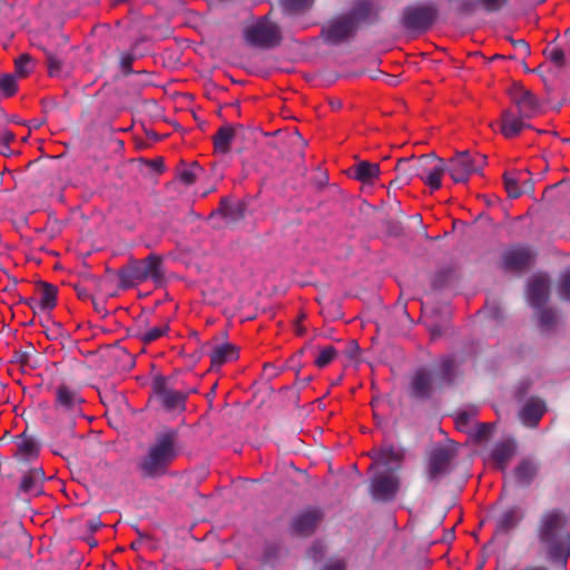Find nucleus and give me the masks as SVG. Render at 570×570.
Instances as JSON below:
<instances>
[{
  "label": "nucleus",
  "instance_id": "nucleus-1",
  "mask_svg": "<svg viewBox=\"0 0 570 570\" xmlns=\"http://www.w3.org/2000/svg\"><path fill=\"white\" fill-rule=\"evenodd\" d=\"M396 177L390 186L401 188L409 185L414 178H420L433 190L441 188V177L445 173V161L435 154H425L420 157L411 156L400 158L394 167Z\"/></svg>",
  "mask_w": 570,
  "mask_h": 570
},
{
  "label": "nucleus",
  "instance_id": "nucleus-2",
  "mask_svg": "<svg viewBox=\"0 0 570 570\" xmlns=\"http://www.w3.org/2000/svg\"><path fill=\"white\" fill-rule=\"evenodd\" d=\"M178 431L168 429L156 435L155 442L148 448L137 468L145 479H155L164 475L168 465L178 455Z\"/></svg>",
  "mask_w": 570,
  "mask_h": 570
},
{
  "label": "nucleus",
  "instance_id": "nucleus-3",
  "mask_svg": "<svg viewBox=\"0 0 570 570\" xmlns=\"http://www.w3.org/2000/svg\"><path fill=\"white\" fill-rule=\"evenodd\" d=\"M118 277L121 288L131 287L147 279L161 281L164 277L163 258L157 254H150L145 259H130L119 268Z\"/></svg>",
  "mask_w": 570,
  "mask_h": 570
},
{
  "label": "nucleus",
  "instance_id": "nucleus-4",
  "mask_svg": "<svg viewBox=\"0 0 570 570\" xmlns=\"http://www.w3.org/2000/svg\"><path fill=\"white\" fill-rule=\"evenodd\" d=\"M153 400L164 412L178 415L186 410L188 393L174 390L164 375H157L151 382Z\"/></svg>",
  "mask_w": 570,
  "mask_h": 570
},
{
  "label": "nucleus",
  "instance_id": "nucleus-5",
  "mask_svg": "<svg viewBox=\"0 0 570 570\" xmlns=\"http://www.w3.org/2000/svg\"><path fill=\"white\" fill-rule=\"evenodd\" d=\"M487 156L482 154H470L464 150L445 163V173H449L454 183H466L471 175L479 174L487 165Z\"/></svg>",
  "mask_w": 570,
  "mask_h": 570
},
{
  "label": "nucleus",
  "instance_id": "nucleus-6",
  "mask_svg": "<svg viewBox=\"0 0 570 570\" xmlns=\"http://www.w3.org/2000/svg\"><path fill=\"white\" fill-rule=\"evenodd\" d=\"M244 38L248 45L262 49L276 48L283 40L279 26L269 20L267 16L246 28Z\"/></svg>",
  "mask_w": 570,
  "mask_h": 570
},
{
  "label": "nucleus",
  "instance_id": "nucleus-7",
  "mask_svg": "<svg viewBox=\"0 0 570 570\" xmlns=\"http://www.w3.org/2000/svg\"><path fill=\"white\" fill-rule=\"evenodd\" d=\"M438 18V8L434 3L411 4L403 9L401 22L404 29L423 33L432 28Z\"/></svg>",
  "mask_w": 570,
  "mask_h": 570
},
{
  "label": "nucleus",
  "instance_id": "nucleus-8",
  "mask_svg": "<svg viewBox=\"0 0 570 570\" xmlns=\"http://www.w3.org/2000/svg\"><path fill=\"white\" fill-rule=\"evenodd\" d=\"M456 458V449L451 445H439L432 449L426 461L425 476L429 482H438L452 470Z\"/></svg>",
  "mask_w": 570,
  "mask_h": 570
},
{
  "label": "nucleus",
  "instance_id": "nucleus-9",
  "mask_svg": "<svg viewBox=\"0 0 570 570\" xmlns=\"http://www.w3.org/2000/svg\"><path fill=\"white\" fill-rule=\"evenodd\" d=\"M400 490V478L397 475L380 472L370 481L368 491L375 502H392Z\"/></svg>",
  "mask_w": 570,
  "mask_h": 570
},
{
  "label": "nucleus",
  "instance_id": "nucleus-10",
  "mask_svg": "<svg viewBox=\"0 0 570 570\" xmlns=\"http://www.w3.org/2000/svg\"><path fill=\"white\" fill-rule=\"evenodd\" d=\"M539 541L546 549L547 559L552 563H559L566 567L570 557V533L562 531L557 534H548V537H538Z\"/></svg>",
  "mask_w": 570,
  "mask_h": 570
},
{
  "label": "nucleus",
  "instance_id": "nucleus-11",
  "mask_svg": "<svg viewBox=\"0 0 570 570\" xmlns=\"http://www.w3.org/2000/svg\"><path fill=\"white\" fill-rule=\"evenodd\" d=\"M509 95L521 117L531 119L540 111V104L534 94L520 83H514L509 89Z\"/></svg>",
  "mask_w": 570,
  "mask_h": 570
},
{
  "label": "nucleus",
  "instance_id": "nucleus-12",
  "mask_svg": "<svg viewBox=\"0 0 570 570\" xmlns=\"http://www.w3.org/2000/svg\"><path fill=\"white\" fill-rule=\"evenodd\" d=\"M247 213V203L243 199L223 197L218 208L212 215H220L227 226H236L243 222Z\"/></svg>",
  "mask_w": 570,
  "mask_h": 570
},
{
  "label": "nucleus",
  "instance_id": "nucleus-13",
  "mask_svg": "<svg viewBox=\"0 0 570 570\" xmlns=\"http://www.w3.org/2000/svg\"><path fill=\"white\" fill-rule=\"evenodd\" d=\"M355 23L351 17L344 14L323 28L322 33L327 43L338 45L355 32Z\"/></svg>",
  "mask_w": 570,
  "mask_h": 570
},
{
  "label": "nucleus",
  "instance_id": "nucleus-14",
  "mask_svg": "<svg viewBox=\"0 0 570 570\" xmlns=\"http://www.w3.org/2000/svg\"><path fill=\"white\" fill-rule=\"evenodd\" d=\"M16 450L12 456L17 462L27 464L38 459L40 446L37 440L27 433V430L13 438Z\"/></svg>",
  "mask_w": 570,
  "mask_h": 570
},
{
  "label": "nucleus",
  "instance_id": "nucleus-15",
  "mask_svg": "<svg viewBox=\"0 0 570 570\" xmlns=\"http://www.w3.org/2000/svg\"><path fill=\"white\" fill-rule=\"evenodd\" d=\"M548 406L544 400L539 396H530L519 411V420L530 429L537 428L547 412Z\"/></svg>",
  "mask_w": 570,
  "mask_h": 570
},
{
  "label": "nucleus",
  "instance_id": "nucleus-16",
  "mask_svg": "<svg viewBox=\"0 0 570 570\" xmlns=\"http://www.w3.org/2000/svg\"><path fill=\"white\" fill-rule=\"evenodd\" d=\"M322 512L318 509H307L295 515L291 521V531L298 537H308L315 531L317 523L322 520Z\"/></svg>",
  "mask_w": 570,
  "mask_h": 570
},
{
  "label": "nucleus",
  "instance_id": "nucleus-17",
  "mask_svg": "<svg viewBox=\"0 0 570 570\" xmlns=\"http://www.w3.org/2000/svg\"><path fill=\"white\" fill-rule=\"evenodd\" d=\"M532 257L533 255L530 248L513 246L503 253L502 266L507 271L520 272L530 265Z\"/></svg>",
  "mask_w": 570,
  "mask_h": 570
},
{
  "label": "nucleus",
  "instance_id": "nucleus-18",
  "mask_svg": "<svg viewBox=\"0 0 570 570\" xmlns=\"http://www.w3.org/2000/svg\"><path fill=\"white\" fill-rule=\"evenodd\" d=\"M515 453L517 441L513 438H507L493 445L490 456L495 468L503 472Z\"/></svg>",
  "mask_w": 570,
  "mask_h": 570
},
{
  "label": "nucleus",
  "instance_id": "nucleus-19",
  "mask_svg": "<svg viewBox=\"0 0 570 570\" xmlns=\"http://www.w3.org/2000/svg\"><path fill=\"white\" fill-rule=\"evenodd\" d=\"M566 517L560 510L546 511L539 521L538 537H548V534H557L562 531H568L566 528Z\"/></svg>",
  "mask_w": 570,
  "mask_h": 570
},
{
  "label": "nucleus",
  "instance_id": "nucleus-20",
  "mask_svg": "<svg viewBox=\"0 0 570 570\" xmlns=\"http://www.w3.org/2000/svg\"><path fill=\"white\" fill-rule=\"evenodd\" d=\"M433 392V380L431 373L425 368L417 370L410 383V395L416 400H428Z\"/></svg>",
  "mask_w": 570,
  "mask_h": 570
},
{
  "label": "nucleus",
  "instance_id": "nucleus-21",
  "mask_svg": "<svg viewBox=\"0 0 570 570\" xmlns=\"http://www.w3.org/2000/svg\"><path fill=\"white\" fill-rule=\"evenodd\" d=\"M540 471V463L533 459H522L513 469L512 476L515 483L521 488H528L532 484Z\"/></svg>",
  "mask_w": 570,
  "mask_h": 570
},
{
  "label": "nucleus",
  "instance_id": "nucleus-22",
  "mask_svg": "<svg viewBox=\"0 0 570 570\" xmlns=\"http://www.w3.org/2000/svg\"><path fill=\"white\" fill-rule=\"evenodd\" d=\"M549 282L543 276L533 277L528 285V301L531 307L541 308L549 299Z\"/></svg>",
  "mask_w": 570,
  "mask_h": 570
},
{
  "label": "nucleus",
  "instance_id": "nucleus-23",
  "mask_svg": "<svg viewBox=\"0 0 570 570\" xmlns=\"http://www.w3.org/2000/svg\"><path fill=\"white\" fill-rule=\"evenodd\" d=\"M83 402L79 393L66 384H61L56 391V406L72 414L80 412V404Z\"/></svg>",
  "mask_w": 570,
  "mask_h": 570
},
{
  "label": "nucleus",
  "instance_id": "nucleus-24",
  "mask_svg": "<svg viewBox=\"0 0 570 570\" xmlns=\"http://www.w3.org/2000/svg\"><path fill=\"white\" fill-rule=\"evenodd\" d=\"M528 118L521 117L518 112L514 114L512 110H503L501 115V134L505 138H513L518 136L524 128H531L530 124H527Z\"/></svg>",
  "mask_w": 570,
  "mask_h": 570
},
{
  "label": "nucleus",
  "instance_id": "nucleus-25",
  "mask_svg": "<svg viewBox=\"0 0 570 570\" xmlns=\"http://www.w3.org/2000/svg\"><path fill=\"white\" fill-rule=\"evenodd\" d=\"M524 514L520 507L511 505L503 510L495 521V534H504L515 529Z\"/></svg>",
  "mask_w": 570,
  "mask_h": 570
},
{
  "label": "nucleus",
  "instance_id": "nucleus-26",
  "mask_svg": "<svg viewBox=\"0 0 570 570\" xmlns=\"http://www.w3.org/2000/svg\"><path fill=\"white\" fill-rule=\"evenodd\" d=\"M45 482V472L43 469L32 468L27 473L23 474L19 491L30 495H38L42 492V485Z\"/></svg>",
  "mask_w": 570,
  "mask_h": 570
},
{
  "label": "nucleus",
  "instance_id": "nucleus-27",
  "mask_svg": "<svg viewBox=\"0 0 570 570\" xmlns=\"http://www.w3.org/2000/svg\"><path fill=\"white\" fill-rule=\"evenodd\" d=\"M380 8H376L370 1H360L355 3L352 10L347 13V17H351L355 23L357 22H368L373 23L379 19Z\"/></svg>",
  "mask_w": 570,
  "mask_h": 570
},
{
  "label": "nucleus",
  "instance_id": "nucleus-28",
  "mask_svg": "<svg viewBox=\"0 0 570 570\" xmlns=\"http://www.w3.org/2000/svg\"><path fill=\"white\" fill-rule=\"evenodd\" d=\"M145 325H147V321L145 318H139L136 328L132 330V336L137 337L144 344H150L157 341L169 331V325L167 323L155 326L150 330H144Z\"/></svg>",
  "mask_w": 570,
  "mask_h": 570
},
{
  "label": "nucleus",
  "instance_id": "nucleus-29",
  "mask_svg": "<svg viewBox=\"0 0 570 570\" xmlns=\"http://www.w3.org/2000/svg\"><path fill=\"white\" fill-rule=\"evenodd\" d=\"M237 129H243L242 126L237 128L225 125L222 126L213 136V144L216 153L227 154L230 150L232 142L237 135Z\"/></svg>",
  "mask_w": 570,
  "mask_h": 570
},
{
  "label": "nucleus",
  "instance_id": "nucleus-30",
  "mask_svg": "<svg viewBox=\"0 0 570 570\" xmlns=\"http://www.w3.org/2000/svg\"><path fill=\"white\" fill-rule=\"evenodd\" d=\"M405 458V450L403 448H396L393 444L383 445L375 455V459L385 466H391L393 463L395 468L391 470H399Z\"/></svg>",
  "mask_w": 570,
  "mask_h": 570
},
{
  "label": "nucleus",
  "instance_id": "nucleus-31",
  "mask_svg": "<svg viewBox=\"0 0 570 570\" xmlns=\"http://www.w3.org/2000/svg\"><path fill=\"white\" fill-rule=\"evenodd\" d=\"M212 366L219 367L238 358V348L232 343L217 345L209 354Z\"/></svg>",
  "mask_w": 570,
  "mask_h": 570
},
{
  "label": "nucleus",
  "instance_id": "nucleus-32",
  "mask_svg": "<svg viewBox=\"0 0 570 570\" xmlns=\"http://www.w3.org/2000/svg\"><path fill=\"white\" fill-rule=\"evenodd\" d=\"M37 286L40 291V301L38 302L39 311L45 312L53 309L57 305V286L43 281L38 282Z\"/></svg>",
  "mask_w": 570,
  "mask_h": 570
},
{
  "label": "nucleus",
  "instance_id": "nucleus-33",
  "mask_svg": "<svg viewBox=\"0 0 570 570\" xmlns=\"http://www.w3.org/2000/svg\"><path fill=\"white\" fill-rule=\"evenodd\" d=\"M45 55L49 76L59 77L63 71L67 52L63 49L53 50L47 48L45 49Z\"/></svg>",
  "mask_w": 570,
  "mask_h": 570
},
{
  "label": "nucleus",
  "instance_id": "nucleus-34",
  "mask_svg": "<svg viewBox=\"0 0 570 570\" xmlns=\"http://www.w3.org/2000/svg\"><path fill=\"white\" fill-rule=\"evenodd\" d=\"M354 177L363 184H372L380 176L379 164L360 161L354 167Z\"/></svg>",
  "mask_w": 570,
  "mask_h": 570
},
{
  "label": "nucleus",
  "instance_id": "nucleus-35",
  "mask_svg": "<svg viewBox=\"0 0 570 570\" xmlns=\"http://www.w3.org/2000/svg\"><path fill=\"white\" fill-rule=\"evenodd\" d=\"M337 356V351L332 345H326L320 348L318 355L315 357L314 364L320 367H326L335 357Z\"/></svg>",
  "mask_w": 570,
  "mask_h": 570
},
{
  "label": "nucleus",
  "instance_id": "nucleus-36",
  "mask_svg": "<svg viewBox=\"0 0 570 570\" xmlns=\"http://www.w3.org/2000/svg\"><path fill=\"white\" fill-rule=\"evenodd\" d=\"M200 171V166L197 163H193L189 167L181 169L177 177L181 183L189 186L196 183Z\"/></svg>",
  "mask_w": 570,
  "mask_h": 570
},
{
  "label": "nucleus",
  "instance_id": "nucleus-37",
  "mask_svg": "<svg viewBox=\"0 0 570 570\" xmlns=\"http://www.w3.org/2000/svg\"><path fill=\"white\" fill-rule=\"evenodd\" d=\"M279 2L287 13H297L308 9L313 0H279Z\"/></svg>",
  "mask_w": 570,
  "mask_h": 570
},
{
  "label": "nucleus",
  "instance_id": "nucleus-38",
  "mask_svg": "<svg viewBox=\"0 0 570 570\" xmlns=\"http://www.w3.org/2000/svg\"><path fill=\"white\" fill-rule=\"evenodd\" d=\"M538 311V318L541 327L549 330L553 327L557 323V314L551 308H535Z\"/></svg>",
  "mask_w": 570,
  "mask_h": 570
},
{
  "label": "nucleus",
  "instance_id": "nucleus-39",
  "mask_svg": "<svg viewBox=\"0 0 570 570\" xmlns=\"http://www.w3.org/2000/svg\"><path fill=\"white\" fill-rule=\"evenodd\" d=\"M475 4L488 13L498 12L509 4V0H475Z\"/></svg>",
  "mask_w": 570,
  "mask_h": 570
},
{
  "label": "nucleus",
  "instance_id": "nucleus-40",
  "mask_svg": "<svg viewBox=\"0 0 570 570\" xmlns=\"http://www.w3.org/2000/svg\"><path fill=\"white\" fill-rule=\"evenodd\" d=\"M0 91L6 97H11L17 92V80L11 73H6L0 77Z\"/></svg>",
  "mask_w": 570,
  "mask_h": 570
},
{
  "label": "nucleus",
  "instance_id": "nucleus-41",
  "mask_svg": "<svg viewBox=\"0 0 570 570\" xmlns=\"http://www.w3.org/2000/svg\"><path fill=\"white\" fill-rule=\"evenodd\" d=\"M279 559V548L276 544H267L263 552L262 563L263 566H269L275 568Z\"/></svg>",
  "mask_w": 570,
  "mask_h": 570
},
{
  "label": "nucleus",
  "instance_id": "nucleus-42",
  "mask_svg": "<svg viewBox=\"0 0 570 570\" xmlns=\"http://www.w3.org/2000/svg\"><path fill=\"white\" fill-rule=\"evenodd\" d=\"M543 55L548 57V59L558 68H561L566 65V53L564 50L558 47L546 48Z\"/></svg>",
  "mask_w": 570,
  "mask_h": 570
},
{
  "label": "nucleus",
  "instance_id": "nucleus-43",
  "mask_svg": "<svg viewBox=\"0 0 570 570\" xmlns=\"http://www.w3.org/2000/svg\"><path fill=\"white\" fill-rule=\"evenodd\" d=\"M504 187L510 198H518L523 194V190L519 187L518 179L505 173L503 175Z\"/></svg>",
  "mask_w": 570,
  "mask_h": 570
},
{
  "label": "nucleus",
  "instance_id": "nucleus-44",
  "mask_svg": "<svg viewBox=\"0 0 570 570\" xmlns=\"http://www.w3.org/2000/svg\"><path fill=\"white\" fill-rule=\"evenodd\" d=\"M137 59V56L134 52H121L119 56V67L121 69L122 76H129L134 73L131 68L134 61Z\"/></svg>",
  "mask_w": 570,
  "mask_h": 570
},
{
  "label": "nucleus",
  "instance_id": "nucleus-45",
  "mask_svg": "<svg viewBox=\"0 0 570 570\" xmlns=\"http://www.w3.org/2000/svg\"><path fill=\"white\" fill-rule=\"evenodd\" d=\"M455 367V362L452 357H446L441 362V377L448 383H453V370Z\"/></svg>",
  "mask_w": 570,
  "mask_h": 570
},
{
  "label": "nucleus",
  "instance_id": "nucleus-46",
  "mask_svg": "<svg viewBox=\"0 0 570 570\" xmlns=\"http://www.w3.org/2000/svg\"><path fill=\"white\" fill-rule=\"evenodd\" d=\"M452 276H453L452 269H450V268L441 269L435 274V276L432 281V286L438 289L442 288L452 278Z\"/></svg>",
  "mask_w": 570,
  "mask_h": 570
},
{
  "label": "nucleus",
  "instance_id": "nucleus-47",
  "mask_svg": "<svg viewBox=\"0 0 570 570\" xmlns=\"http://www.w3.org/2000/svg\"><path fill=\"white\" fill-rule=\"evenodd\" d=\"M56 436L61 439V442L58 444L59 449H53V453L61 454V450H63V448L68 444V440L73 436L72 424H69L68 428H66L63 431L57 432Z\"/></svg>",
  "mask_w": 570,
  "mask_h": 570
},
{
  "label": "nucleus",
  "instance_id": "nucleus-48",
  "mask_svg": "<svg viewBox=\"0 0 570 570\" xmlns=\"http://www.w3.org/2000/svg\"><path fill=\"white\" fill-rule=\"evenodd\" d=\"M492 430H493V425L492 424H490V423H481V424H479L475 428L474 433H473V438L478 442L484 441V440H487L491 435Z\"/></svg>",
  "mask_w": 570,
  "mask_h": 570
},
{
  "label": "nucleus",
  "instance_id": "nucleus-49",
  "mask_svg": "<svg viewBox=\"0 0 570 570\" xmlns=\"http://www.w3.org/2000/svg\"><path fill=\"white\" fill-rule=\"evenodd\" d=\"M347 563L342 558L328 559L320 570H346Z\"/></svg>",
  "mask_w": 570,
  "mask_h": 570
},
{
  "label": "nucleus",
  "instance_id": "nucleus-50",
  "mask_svg": "<svg viewBox=\"0 0 570 570\" xmlns=\"http://www.w3.org/2000/svg\"><path fill=\"white\" fill-rule=\"evenodd\" d=\"M29 63H30V57L28 55H21L16 60V72L21 77L27 76L29 73V69H28Z\"/></svg>",
  "mask_w": 570,
  "mask_h": 570
},
{
  "label": "nucleus",
  "instance_id": "nucleus-51",
  "mask_svg": "<svg viewBox=\"0 0 570 570\" xmlns=\"http://www.w3.org/2000/svg\"><path fill=\"white\" fill-rule=\"evenodd\" d=\"M508 40L510 41V43L515 48V49H520L522 50L523 52V56L524 57H528L530 56L531 53V49H530V46L529 43L524 40V39H513L511 37H508Z\"/></svg>",
  "mask_w": 570,
  "mask_h": 570
},
{
  "label": "nucleus",
  "instance_id": "nucleus-52",
  "mask_svg": "<svg viewBox=\"0 0 570 570\" xmlns=\"http://www.w3.org/2000/svg\"><path fill=\"white\" fill-rule=\"evenodd\" d=\"M560 293L563 298L570 299V271L562 276Z\"/></svg>",
  "mask_w": 570,
  "mask_h": 570
},
{
  "label": "nucleus",
  "instance_id": "nucleus-53",
  "mask_svg": "<svg viewBox=\"0 0 570 570\" xmlns=\"http://www.w3.org/2000/svg\"><path fill=\"white\" fill-rule=\"evenodd\" d=\"M473 415H474V413L472 411H462V412L458 413L456 420H455L456 425L462 429L463 426L469 424V422L472 420Z\"/></svg>",
  "mask_w": 570,
  "mask_h": 570
},
{
  "label": "nucleus",
  "instance_id": "nucleus-54",
  "mask_svg": "<svg viewBox=\"0 0 570 570\" xmlns=\"http://www.w3.org/2000/svg\"><path fill=\"white\" fill-rule=\"evenodd\" d=\"M14 134L10 130H2L0 132V144L7 149L9 148L10 142L14 140Z\"/></svg>",
  "mask_w": 570,
  "mask_h": 570
},
{
  "label": "nucleus",
  "instance_id": "nucleus-55",
  "mask_svg": "<svg viewBox=\"0 0 570 570\" xmlns=\"http://www.w3.org/2000/svg\"><path fill=\"white\" fill-rule=\"evenodd\" d=\"M75 289H76L77 295H78V297H79L80 299H88V298H91V295L89 294V292H88L85 287H82V286H80V285H76V286H75Z\"/></svg>",
  "mask_w": 570,
  "mask_h": 570
},
{
  "label": "nucleus",
  "instance_id": "nucleus-56",
  "mask_svg": "<svg viewBox=\"0 0 570 570\" xmlns=\"http://www.w3.org/2000/svg\"><path fill=\"white\" fill-rule=\"evenodd\" d=\"M29 354L27 352H16L14 362L26 364L28 362Z\"/></svg>",
  "mask_w": 570,
  "mask_h": 570
},
{
  "label": "nucleus",
  "instance_id": "nucleus-57",
  "mask_svg": "<svg viewBox=\"0 0 570 570\" xmlns=\"http://www.w3.org/2000/svg\"><path fill=\"white\" fill-rule=\"evenodd\" d=\"M87 527L91 531H96L101 527V521L98 518H92V519L88 520Z\"/></svg>",
  "mask_w": 570,
  "mask_h": 570
},
{
  "label": "nucleus",
  "instance_id": "nucleus-58",
  "mask_svg": "<svg viewBox=\"0 0 570 570\" xmlns=\"http://www.w3.org/2000/svg\"><path fill=\"white\" fill-rule=\"evenodd\" d=\"M384 80H385V82H386L387 85L393 86V87H394V86H397V85H399V82H400V80H399V77H397V76H393V75H389V73L384 75Z\"/></svg>",
  "mask_w": 570,
  "mask_h": 570
},
{
  "label": "nucleus",
  "instance_id": "nucleus-59",
  "mask_svg": "<svg viewBox=\"0 0 570 570\" xmlns=\"http://www.w3.org/2000/svg\"><path fill=\"white\" fill-rule=\"evenodd\" d=\"M23 304L28 305L35 313L39 311L38 302L35 298H26V301H23Z\"/></svg>",
  "mask_w": 570,
  "mask_h": 570
},
{
  "label": "nucleus",
  "instance_id": "nucleus-60",
  "mask_svg": "<svg viewBox=\"0 0 570 570\" xmlns=\"http://www.w3.org/2000/svg\"><path fill=\"white\" fill-rule=\"evenodd\" d=\"M311 347H312V345H311V344H306L303 348H301V350H299V351H298V352H297V353H296V354L291 358V362H292V363H295V362H296V360H298V358L303 355V353L305 352V350L311 348Z\"/></svg>",
  "mask_w": 570,
  "mask_h": 570
},
{
  "label": "nucleus",
  "instance_id": "nucleus-61",
  "mask_svg": "<svg viewBox=\"0 0 570 570\" xmlns=\"http://www.w3.org/2000/svg\"><path fill=\"white\" fill-rule=\"evenodd\" d=\"M312 551L314 552L313 558H314L315 560H318V559L321 558V556H322V549H321V546H320V544H314V546L312 547Z\"/></svg>",
  "mask_w": 570,
  "mask_h": 570
},
{
  "label": "nucleus",
  "instance_id": "nucleus-62",
  "mask_svg": "<svg viewBox=\"0 0 570 570\" xmlns=\"http://www.w3.org/2000/svg\"><path fill=\"white\" fill-rule=\"evenodd\" d=\"M153 167L157 171H161L164 169V161L161 158L155 159L153 161Z\"/></svg>",
  "mask_w": 570,
  "mask_h": 570
},
{
  "label": "nucleus",
  "instance_id": "nucleus-63",
  "mask_svg": "<svg viewBox=\"0 0 570 570\" xmlns=\"http://www.w3.org/2000/svg\"><path fill=\"white\" fill-rule=\"evenodd\" d=\"M9 279L11 281V285H7V286L4 287V291H7V292H11V291L16 289V286H17V284H18V279H17V278H14V277H9Z\"/></svg>",
  "mask_w": 570,
  "mask_h": 570
},
{
  "label": "nucleus",
  "instance_id": "nucleus-64",
  "mask_svg": "<svg viewBox=\"0 0 570 570\" xmlns=\"http://www.w3.org/2000/svg\"><path fill=\"white\" fill-rule=\"evenodd\" d=\"M13 438L9 431H7L1 438H0V444L9 441H13Z\"/></svg>",
  "mask_w": 570,
  "mask_h": 570
}]
</instances>
